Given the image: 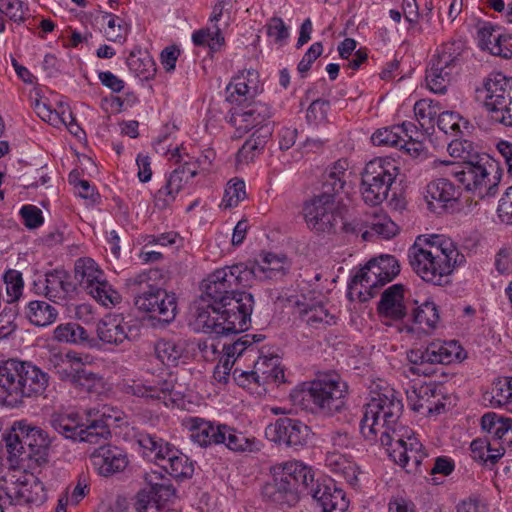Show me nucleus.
I'll return each mask as SVG.
<instances>
[{
    "label": "nucleus",
    "mask_w": 512,
    "mask_h": 512,
    "mask_svg": "<svg viewBox=\"0 0 512 512\" xmlns=\"http://www.w3.org/2000/svg\"><path fill=\"white\" fill-rule=\"evenodd\" d=\"M412 270L425 282L443 285L447 277L465 262L457 244L445 235H419L408 249Z\"/></svg>",
    "instance_id": "nucleus-1"
},
{
    "label": "nucleus",
    "mask_w": 512,
    "mask_h": 512,
    "mask_svg": "<svg viewBox=\"0 0 512 512\" xmlns=\"http://www.w3.org/2000/svg\"><path fill=\"white\" fill-rule=\"evenodd\" d=\"M349 176L346 161H337L324 177L322 193L304 204V218L310 230L329 234L343 221V208L336 195L344 191Z\"/></svg>",
    "instance_id": "nucleus-2"
},
{
    "label": "nucleus",
    "mask_w": 512,
    "mask_h": 512,
    "mask_svg": "<svg viewBox=\"0 0 512 512\" xmlns=\"http://www.w3.org/2000/svg\"><path fill=\"white\" fill-rule=\"evenodd\" d=\"M49 376L29 361H0V405L15 406L23 398L42 395Z\"/></svg>",
    "instance_id": "nucleus-3"
},
{
    "label": "nucleus",
    "mask_w": 512,
    "mask_h": 512,
    "mask_svg": "<svg viewBox=\"0 0 512 512\" xmlns=\"http://www.w3.org/2000/svg\"><path fill=\"white\" fill-rule=\"evenodd\" d=\"M347 396L348 385L337 373L318 375L290 395L295 405L326 416L340 413L346 406Z\"/></svg>",
    "instance_id": "nucleus-4"
},
{
    "label": "nucleus",
    "mask_w": 512,
    "mask_h": 512,
    "mask_svg": "<svg viewBox=\"0 0 512 512\" xmlns=\"http://www.w3.org/2000/svg\"><path fill=\"white\" fill-rule=\"evenodd\" d=\"M157 275V270L143 271L128 278L125 285L139 311L168 324L178 313L177 297L153 282Z\"/></svg>",
    "instance_id": "nucleus-5"
},
{
    "label": "nucleus",
    "mask_w": 512,
    "mask_h": 512,
    "mask_svg": "<svg viewBox=\"0 0 512 512\" xmlns=\"http://www.w3.org/2000/svg\"><path fill=\"white\" fill-rule=\"evenodd\" d=\"M446 175L453 176L466 191L479 199L494 197L503 175L499 163L488 155L475 160L447 162Z\"/></svg>",
    "instance_id": "nucleus-6"
},
{
    "label": "nucleus",
    "mask_w": 512,
    "mask_h": 512,
    "mask_svg": "<svg viewBox=\"0 0 512 512\" xmlns=\"http://www.w3.org/2000/svg\"><path fill=\"white\" fill-rule=\"evenodd\" d=\"M4 440L8 453L19 461H33L37 466L48 462L50 439L42 428L18 421Z\"/></svg>",
    "instance_id": "nucleus-7"
},
{
    "label": "nucleus",
    "mask_w": 512,
    "mask_h": 512,
    "mask_svg": "<svg viewBox=\"0 0 512 512\" xmlns=\"http://www.w3.org/2000/svg\"><path fill=\"white\" fill-rule=\"evenodd\" d=\"M402 411V401L393 389L378 393L364 407L363 417L360 421L361 434L370 442L377 441L380 428L397 424Z\"/></svg>",
    "instance_id": "nucleus-8"
},
{
    "label": "nucleus",
    "mask_w": 512,
    "mask_h": 512,
    "mask_svg": "<svg viewBox=\"0 0 512 512\" xmlns=\"http://www.w3.org/2000/svg\"><path fill=\"white\" fill-rule=\"evenodd\" d=\"M122 391L142 398L147 403L163 404L169 407L182 403L186 388L178 384L175 375L168 373L166 376H152L125 382L122 385Z\"/></svg>",
    "instance_id": "nucleus-9"
},
{
    "label": "nucleus",
    "mask_w": 512,
    "mask_h": 512,
    "mask_svg": "<svg viewBox=\"0 0 512 512\" xmlns=\"http://www.w3.org/2000/svg\"><path fill=\"white\" fill-rule=\"evenodd\" d=\"M104 418H111V416L102 411L99 417L87 418L86 422H83L79 415L75 413H53L50 418V425L67 439L101 444L111 435L109 425Z\"/></svg>",
    "instance_id": "nucleus-10"
},
{
    "label": "nucleus",
    "mask_w": 512,
    "mask_h": 512,
    "mask_svg": "<svg viewBox=\"0 0 512 512\" xmlns=\"http://www.w3.org/2000/svg\"><path fill=\"white\" fill-rule=\"evenodd\" d=\"M249 277L250 272L246 271L245 263L217 269L204 280V293L201 298L218 305L226 303L238 296V288L251 286Z\"/></svg>",
    "instance_id": "nucleus-11"
},
{
    "label": "nucleus",
    "mask_w": 512,
    "mask_h": 512,
    "mask_svg": "<svg viewBox=\"0 0 512 512\" xmlns=\"http://www.w3.org/2000/svg\"><path fill=\"white\" fill-rule=\"evenodd\" d=\"M399 174V168L393 160L375 158L364 168L361 179V194L364 202L370 206L381 204L387 197Z\"/></svg>",
    "instance_id": "nucleus-12"
},
{
    "label": "nucleus",
    "mask_w": 512,
    "mask_h": 512,
    "mask_svg": "<svg viewBox=\"0 0 512 512\" xmlns=\"http://www.w3.org/2000/svg\"><path fill=\"white\" fill-rule=\"evenodd\" d=\"M484 106L490 119L505 127H512V78L502 73L491 74L484 83Z\"/></svg>",
    "instance_id": "nucleus-13"
},
{
    "label": "nucleus",
    "mask_w": 512,
    "mask_h": 512,
    "mask_svg": "<svg viewBox=\"0 0 512 512\" xmlns=\"http://www.w3.org/2000/svg\"><path fill=\"white\" fill-rule=\"evenodd\" d=\"M462 348L457 341L431 342L424 348L412 349L407 358L412 364L411 371L415 374L429 376L434 373L432 365L450 364L462 359Z\"/></svg>",
    "instance_id": "nucleus-14"
},
{
    "label": "nucleus",
    "mask_w": 512,
    "mask_h": 512,
    "mask_svg": "<svg viewBox=\"0 0 512 512\" xmlns=\"http://www.w3.org/2000/svg\"><path fill=\"white\" fill-rule=\"evenodd\" d=\"M254 298L251 293L241 292L228 302L220 304L223 336L238 334L251 326Z\"/></svg>",
    "instance_id": "nucleus-15"
},
{
    "label": "nucleus",
    "mask_w": 512,
    "mask_h": 512,
    "mask_svg": "<svg viewBox=\"0 0 512 512\" xmlns=\"http://www.w3.org/2000/svg\"><path fill=\"white\" fill-rule=\"evenodd\" d=\"M265 435L273 442L298 448L307 444L310 428L299 419L284 417L267 426Z\"/></svg>",
    "instance_id": "nucleus-16"
},
{
    "label": "nucleus",
    "mask_w": 512,
    "mask_h": 512,
    "mask_svg": "<svg viewBox=\"0 0 512 512\" xmlns=\"http://www.w3.org/2000/svg\"><path fill=\"white\" fill-rule=\"evenodd\" d=\"M96 333L103 343L120 345L137 338L139 328L125 321L121 315H106L97 323Z\"/></svg>",
    "instance_id": "nucleus-17"
},
{
    "label": "nucleus",
    "mask_w": 512,
    "mask_h": 512,
    "mask_svg": "<svg viewBox=\"0 0 512 512\" xmlns=\"http://www.w3.org/2000/svg\"><path fill=\"white\" fill-rule=\"evenodd\" d=\"M197 175V170L189 163H185L174 169L166 178L165 184L156 191L154 205L160 210H165L176 200L177 195L189 179Z\"/></svg>",
    "instance_id": "nucleus-18"
},
{
    "label": "nucleus",
    "mask_w": 512,
    "mask_h": 512,
    "mask_svg": "<svg viewBox=\"0 0 512 512\" xmlns=\"http://www.w3.org/2000/svg\"><path fill=\"white\" fill-rule=\"evenodd\" d=\"M478 44L482 50L489 51L493 56L503 59L512 58L511 36L502 32L498 26L483 23L478 29Z\"/></svg>",
    "instance_id": "nucleus-19"
},
{
    "label": "nucleus",
    "mask_w": 512,
    "mask_h": 512,
    "mask_svg": "<svg viewBox=\"0 0 512 512\" xmlns=\"http://www.w3.org/2000/svg\"><path fill=\"white\" fill-rule=\"evenodd\" d=\"M41 292L50 301L60 303L72 299L76 295L77 287L67 271L55 269L45 274Z\"/></svg>",
    "instance_id": "nucleus-20"
},
{
    "label": "nucleus",
    "mask_w": 512,
    "mask_h": 512,
    "mask_svg": "<svg viewBox=\"0 0 512 512\" xmlns=\"http://www.w3.org/2000/svg\"><path fill=\"white\" fill-rule=\"evenodd\" d=\"M91 463L102 476H110L123 471L128 465V457L117 446H100L90 456Z\"/></svg>",
    "instance_id": "nucleus-21"
},
{
    "label": "nucleus",
    "mask_w": 512,
    "mask_h": 512,
    "mask_svg": "<svg viewBox=\"0 0 512 512\" xmlns=\"http://www.w3.org/2000/svg\"><path fill=\"white\" fill-rule=\"evenodd\" d=\"M276 475L289 481L291 488L299 495L309 493L314 485V474L312 469L300 461H287L276 466Z\"/></svg>",
    "instance_id": "nucleus-22"
},
{
    "label": "nucleus",
    "mask_w": 512,
    "mask_h": 512,
    "mask_svg": "<svg viewBox=\"0 0 512 512\" xmlns=\"http://www.w3.org/2000/svg\"><path fill=\"white\" fill-rule=\"evenodd\" d=\"M192 325L197 332L223 336L224 323H222L220 305L207 301L205 298H201L196 308Z\"/></svg>",
    "instance_id": "nucleus-23"
},
{
    "label": "nucleus",
    "mask_w": 512,
    "mask_h": 512,
    "mask_svg": "<svg viewBox=\"0 0 512 512\" xmlns=\"http://www.w3.org/2000/svg\"><path fill=\"white\" fill-rule=\"evenodd\" d=\"M460 195L459 188L447 178H437L426 186L425 200L431 211L447 207L448 203L457 201Z\"/></svg>",
    "instance_id": "nucleus-24"
},
{
    "label": "nucleus",
    "mask_w": 512,
    "mask_h": 512,
    "mask_svg": "<svg viewBox=\"0 0 512 512\" xmlns=\"http://www.w3.org/2000/svg\"><path fill=\"white\" fill-rule=\"evenodd\" d=\"M186 423L190 431L191 441L200 447H208L225 442V434H223L222 430L224 424L215 425L199 417H190Z\"/></svg>",
    "instance_id": "nucleus-25"
},
{
    "label": "nucleus",
    "mask_w": 512,
    "mask_h": 512,
    "mask_svg": "<svg viewBox=\"0 0 512 512\" xmlns=\"http://www.w3.org/2000/svg\"><path fill=\"white\" fill-rule=\"evenodd\" d=\"M297 306L301 321L312 328H324L336 323L335 315L320 300L304 299L298 301Z\"/></svg>",
    "instance_id": "nucleus-26"
},
{
    "label": "nucleus",
    "mask_w": 512,
    "mask_h": 512,
    "mask_svg": "<svg viewBox=\"0 0 512 512\" xmlns=\"http://www.w3.org/2000/svg\"><path fill=\"white\" fill-rule=\"evenodd\" d=\"M442 386L435 382L423 383L418 387H414L411 392H408V400L414 411L426 409L428 413H440L444 408V403L439 399L435 401L438 396L442 395Z\"/></svg>",
    "instance_id": "nucleus-27"
},
{
    "label": "nucleus",
    "mask_w": 512,
    "mask_h": 512,
    "mask_svg": "<svg viewBox=\"0 0 512 512\" xmlns=\"http://www.w3.org/2000/svg\"><path fill=\"white\" fill-rule=\"evenodd\" d=\"M321 507L322 512H345L348 508V500L342 489L333 483L312 485L309 493Z\"/></svg>",
    "instance_id": "nucleus-28"
},
{
    "label": "nucleus",
    "mask_w": 512,
    "mask_h": 512,
    "mask_svg": "<svg viewBox=\"0 0 512 512\" xmlns=\"http://www.w3.org/2000/svg\"><path fill=\"white\" fill-rule=\"evenodd\" d=\"M286 258L274 253H266L261 262L245 263L246 271L250 272L249 282L252 286L253 281L276 279L284 275Z\"/></svg>",
    "instance_id": "nucleus-29"
},
{
    "label": "nucleus",
    "mask_w": 512,
    "mask_h": 512,
    "mask_svg": "<svg viewBox=\"0 0 512 512\" xmlns=\"http://www.w3.org/2000/svg\"><path fill=\"white\" fill-rule=\"evenodd\" d=\"M280 362L278 355L258 357L254 363V373H252V375H256L257 386L278 385L286 382L284 369Z\"/></svg>",
    "instance_id": "nucleus-30"
},
{
    "label": "nucleus",
    "mask_w": 512,
    "mask_h": 512,
    "mask_svg": "<svg viewBox=\"0 0 512 512\" xmlns=\"http://www.w3.org/2000/svg\"><path fill=\"white\" fill-rule=\"evenodd\" d=\"M262 496L268 502L288 507L295 505L300 498V495L291 488L289 481L276 475V469H274L273 480L262 487Z\"/></svg>",
    "instance_id": "nucleus-31"
},
{
    "label": "nucleus",
    "mask_w": 512,
    "mask_h": 512,
    "mask_svg": "<svg viewBox=\"0 0 512 512\" xmlns=\"http://www.w3.org/2000/svg\"><path fill=\"white\" fill-rule=\"evenodd\" d=\"M404 301V286L394 284L387 288L381 295L377 306L379 315L392 320L402 319L406 314Z\"/></svg>",
    "instance_id": "nucleus-32"
},
{
    "label": "nucleus",
    "mask_w": 512,
    "mask_h": 512,
    "mask_svg": "<svg viewBox=\"0 0 512 512\" xmlns=\"http://www.w3.org/2000/svg\"><path fill=\"white\" fill-rule=\"evenodd\" d=\"M8 496L16 504H41L45 501L44 485L37 478H24L9 488Z\"/></svg>",
    "instance_id": "nucleus-33"
},
{
    "label": "nucleus",
    "mask_w": 512,
    "mask_h": 512,
    "mask_svg": "<svg viewBox=\"0 0 512 512\" xmlns=\"http://www.w3.org/2000/svg\"><path fill=\"white\" fill-rule=\"evenodd\" d=\"M416 437L408 438L407 443L399 449H390V457L408 473L417 472L426 454Z\"/></svg>",
    "instance_id": "nucleus-34"
},
{
    "label": "nucleus",
    "mask_w": 512,
    "mask_h": 512,
    "mask_svg": "<svg viewBox=\"0 0 512 512\" xmlns=\"http://www.w3.org/2000/svg\"><path fill=\"white\" fill-rule=\"evenodd\" d=\"M325 465L351 486H357L359 467L346 452L327 451Z\"/></svg>",
    "instance_id": "nucleus-35"
},
{
    "label": "nucleus",
    "mask_w": 512,
    "mask_h": 512,
    "mask_svg": "<svg viewBox=\"0 0 512 512\" xmlns=\"http://www.w3.org/2000/svg\"><path fill=\"white\" fill-rule=\"evenodd\" d=\"M187 346L182 338H161L155 344V355L164 365L175 367L187 357Z\"/></svg>",
    "instance_id": "nucleus-36"
},
{
    "label": "nucleus",
    "mask_w": 512,
    "mask_h": 512,
    "mask_svg": "<svg viewBox=\"0 0 512 512\" xmlns=\"http://www.w3.org/2000/svg\"><path fill=\"white\" fill-rule=\"evenodd\" d=\"M464 49L465 45L461 40H452L443 43L437 48L430 64L458 73Z\"/></svg>",
    "instance_id": "nucleus-37"
},
{
    "label": "nucleus",
    "mask_w": 512,
    "mask_h": 512,
    "mask_svg": "<svg viewBox=\"0 0 512 512\" xmlns=\"http://www.w3.org/2000/svg\"><path fill=\"white\" fill-rule=\"evenodd\" d=\"M174 495L175 489L168 479L167 481H163L161 485H158L150 494L139 493L136 502V510L137 512H142L139 509V504L141 503L145 507L152 506L157 508L158 512H177L173 509H167L164 506V503L169 501Z\"/></svg>",
    "instance_id": "nucleus-38"
},
{
    "label": "nucleus",
    "mask_w": 512,
    "mask_h": 512,
    "mask_svg": "<svg viewBox=\"0 0 512 512\" xmlns=\"http://www.w3.org/2000/svg\"><path fill=\"white\" fill-rule=\"evenodd\" d=\"M272 135V127L263 125L257 128L249 139L245 141L237 153L238 163H248L264 148L269 137Z\"/></svg>",
    "instance_id": "nucleus-39"
},
{
    "label": "nucleus",
    "mask_w": 512,
    "mask_h": 512,
    "mask_svg": "<svg viewBox=\"0 0 512 512\" xmlns=\"http://www.w3.org/2000/svg\"><path fill=\"white\" fill-rule=\"evenodd\" d=\"M53 338L74 345L92 346L93 343L87 330L77 322L59 324L53 331Z\"/></svg>",
    "instance_id": "nucleus-40"
},
{
    "label": "nucleus",
    "mask_w": 512,
    "mask_h": 512,
    "mask_svg": "<svg viewBox=\"0 0 512 512\" xmlns=\"http://www.w3.org/2000/svg\"><path fill=\"white\" fill-rule=\"evenodd\" d=\"M380 429L378 438L389 455L390 449H399L407 443L408 438L414 437L407 427L399 424V421L397 424L386 425Z\"/></svg>",
    "instance_id": "nucleus-41"
},
{
    "label": "nucleus",
    "mask_w": 512,
    "mask_h": 512,
    "mask_svg": "<svg viewBox=\"0 0 512 512\" xmlns=\"http://www.w3.org/2000/svg\"><path fill=\"white\" fill-rule=\"evenodd\" d=\"M472 458L486 465H494L504 455V448L486 439H475L470 445Z\"/></svg>",
    "instance_id": "nucleus-42"
},
{
    "label": "nucleus",
    "mask_w": 512,
    "mask_h": 512,
    "mask_svg": "<svg viewBox=\"0 0 512 512\" xmlns=\"http://www.w3.org/2000/svg\"><path fill=\"white\" fill-rule=\"evenodd\" d=\"M74 272L76 280L85 291L92 285H95L105 275L91 258L78 259L75 262Z\"/></svg>",
    "instance_id": "nucleus-43"
},
{
    "label": "nucleus",
    "mask_w": 512,
    "mask_h": 512,
    "mask_svg": "<svg viewBox=\"0 0 512 512\" xmlns=\"http://www.w3.org/2000/svg\"><path fill=\"white\" fill-rule=\"evenodd\" d=\"M26 317L35 326L45 327L57 319V310L45 301H31L26 307Z\"/></svg>",
    "instance_id": "nucleus-44"
},
{
    "label": "nucleus",
    "mask_w": 512,
    "mask_h": 512,
    "mask_svg": "<svg viewBox=\"0 0 512 512\" xmlns=\"http://www.w3.org/2000/svg\"><path fill=\"white\" fill-rule=\"evenodd\" d=\"M225 434V444L228 449L234 452H255L260 450V443L254 437H247L244 433L237 431L227 425L222 427Z\"/></svg>",
    "instance_id": "nucleus-45"
},
{
    "label": "nucleus",
    "mask_w": 512,
    "mask_h": 512,
    "mask_svg": "<svg viewBox=\"0 0 512 512\" xmlns=\"http://www.w3.org/2000/svg\"><path fill=\"white\" fill-rule=\"evenodd\" d=\"M129 70L141 80H149L154 77L156 68L152 57L146 52L132 51L127 58Z\"/></svg>",
    "instance_id": "nucleus-46"
},
{
    "label": "nucleus",
    "mask_w": 512,
    "mask_h": 512,
    "mask_svg": "<svg viewBox=\"0 0 512 512\" xmlns=\"http://www.w3.org/2000/svg\"><path fill=\"white\" fill-rule=\"evenodd\" d=\"M439 321L438 309L434 302L425 301L413 311V324L425 333L432 331Z\"/></svg>",
    "instance_id": "nucleus-47"
},
{
    "label": "nucleus",
    "mask_w": 512,
    "mask_h": 512,
    "mask_svg": "<svg viewBox=\"0 0 512 512\" xmlns=\"http://www.w3.org/2000/svg\"><path fill=\"white\" fill-rule=\"evenodd\" d=\"M454 74L457 73L440 66L429 64L425 77L427 87L433 93L444 94L447 91Z\"/></svg>",
    "instance_id": "nucleus-48"
},
{
    "label": "nucleus",
    "mask_w": 512,
    "mask_h": 512,
    "mask_svg": "<svg viewBox=\"0 0 512 512\" xmlns=\"http://www.w3.org/2000/svg\"><path fill=\"white\" fill-rule=\"evenodd\" d=\"M510 420V418H505L490 412L482 416L481 427L491 436L489 441L496 443V446H498L502 444L506 436V428H508V422H510Z\"/></svg>",
    "instance_id": "nucleus-49"
},
{
    "label": "nucleus",
    "mask_w": 512,
    "mask_h": 512,
    "mask_svg": "<svg viewBox=\"0 0 512 512\" xmlns=\"http://www.w3.org/2000/svg\"><path fill=\"white\" fill-rule=\"evenodd\" d=\"M371 140L375 146L399 148L411 145V142L403 137V128L399 126L379 129L372 135Z\"/></svg>",
    "instance_id": "nucleus-50"
},
{
    "label": "nucleus",
    "mask_w": 512,
    "mask_h": 512,
    "mask_svg": "<svg viewBox=\"0 0 512 512\" xmlns=\"http://www.w3.org/2000/svg\"><path fill=\"white\" fill-rule=\"evenodd\" d=\"M86 292L105 307L115 306L121 302L120 293L106 280L105 275Z\"/></svg>",
    "instance_id": "nucleus-51"
},
{
    "label": "nucleus",
    "mask_w": 512,
    "mask_h": 512,
    "mask_svg": "<svg viewBox=\"0 0 512 512\" xmlns=\"http://www.w3.org/2000/svg\"><path fill=\"white\" fill-rule=\"evenodd\" d=\"M86 292L105 307L115 306L121 302L120 293L106 280L105 275Z\"/></svg>",
    "instance_id": "nucleus-52"
},
{
    "label": "nucleus",
    "mask_w": 512,
    "mask_h": 512,
    "mask_svg": "<svg viewBox=\"0 0 512 512\" xmlns=\"http://www.w3.org/2000/svg\"><path fill=\"white\" fill-rule=\"evenodd\" d=\"M251 89L244 85L237 74L231 79L226 87V101L240 107L252 101L258 94H250Z\"/></svg>",
    "instance_id": "nucleus-53"
},
{
    "label": "nucleus",
    "mask_w": 512,
    "mask_h": 512,
    "mask_svg": "<svg viewBox=\"0 0 512 512\" xmlns=\"http://www.w3.org/2000/svg\"><path fill=\"white\" fill-rule=\"evenodd\" d=\"M262 339V335L245 334L235 341L224 342L221 351L225 352L227 357H233L236 360L244 352H253L254 343L260 342Z\"/></svg>",
    "instance_id": "nucleus-54"
},
{
    "label": "nucleus",
    "mask_w": 512,
    "mask_h": 512,
    "mask_svg": "<svg viewBox=\"0 0 512 512\" xmlns=\"http://www.w3.org/2000/svg\"><path fill=\"white\" fill-rule=\"evenodd\" d=\"M71 385L89 393H98L104 381L102 376L81 365Z\"/></svg>",
    "instance_id": "nucleus-55"
},
{
    "label": "nucleus",
    "mask_w": 512,
    "mask_h": 512,
    "mask_svg": "<svg viewBox=\"0 0 512 512\" xmlns=\"http://www.w3.org/2000/svg\"><path fill=\"white\" fill-rule=\"evenodd\" d=\"M137 443L142 448L144 457L156 462L168 442L153 434L140 433L137 436Z\"/></svg>",
    "instance_id": "nucleus-56"
},
{
    "label": "nucleus",
    "mask_w": 512,
    "mask_h": 512,
    "mask_svg": "<svg viewBox=\"0 0 512 512\" xmlns=\"http://www.w3.org/2000/svg\"><path fill=\"white\" fill-rule=\"evenodd\" d=\"M397 229V225L391 219L380 217L370 224L369 229L362 232V238L366 241L374 236L390 239L396 235Z\"/></svg>",
    "instance_id": "nucleus-57"
},
{
    "label": "nucleus",
    "mask_w": 512,
    "mask_h": 512,
    "mask_svg": "<svg viewBox=\"0 0 512 512\" xmlns=\"http://www.w3.org/2000/svg\"><path fill=\"white\" fill-rule=\"evenodd\" d=\"M491 394L493 403L507 406L510 410V407H512V377L495 380L492 384Z\"/></svg>",
    "instance_id": "nucleus-58"
},
{
    "label": "nucleus",
    "mask_w": 512,
    "mask_h": 512,
    "mask_svg": "<svg viewBox=\"0 0 512 512\" xmlns=\"http://www.w3.org/2000/svg\"><path fill=\"white\" fill-rule=\"evenodd\" d=\"M245 198V182L243 180L234 178L227 183L221 206L225 209L236 207Z\"/></svg>",
    "instance_id": "nucleus-59"
},
{
    "label": "nucleus",
    "mask_w": 512,
    "mask_h": 512,
    "mask_svg": "<svg viewBox=\"0 0 512 512\" xmlns=\"http://www.w3.org/2000/svg\"><path fill=\"white\" fill-rule=\"evenodd\" d=\"M229 123L234 126L236 130L241 134L258 127L251 115L247 103L241 105L240 107L236 106L232 109L231 115L229 117Z\"/></svg>",
    "instance_id": "nucleus-60"
},
{
    "label": "nucleus",
    "mask_w": 512,
    "mask_h": 512,
    "mask_svg": "<svg viewBox=\"0 0 512 512\" xmlns=\"http://www.w3.org/2000/svg\"><path fill=\"white\" fill-rule=\"evenodd\" d=\"M438 102L429 99L418 100L414 105V113L421 126L431 124L439 115Z\"/></svg>",
    "instance_id": "nucleus-61"
},
{
    "label": "nucleus",
    "mask_w": 512,
    "mask_h": 512,
    "mask_svg": "<svg viewBox=\"0 0 512 512\" xmlns=\"http://www.w3.org/2000/svg\"><path fill=\"white\" fill-rule=\"evenodd\" d=\"M352 283L354 285L360 284L373 297L375 295L374 289L386 284L367 264L353 277Z\"/></svg>",
    "instance_id": "nucleus-62"
},
{
    "label": "nucleus",
    "mask_w": 512,
    "mask_h": 512,
    "mask_svg": "<svg viewBox=\"0 0 512 512\" xmlns=\"http://www.w3.org/2000/svg\"><path fill=\"white\" fill-rule=\"evenodd\" d=\"M164 471L175 479H189L194 473V465L185 454L174 459L169 466H164Z\"/></svg>",
    "instance_id": "nucleus-63"
},
{
    "label": "nucleus",
    "mask_w": 512,
    "mask_h": 512,
    "mask_svg": "<svg viewBox=\"0 0 512 512\" xmlns=\"http://www.w3.org/2000/svg\"><path fill=\"white\" fill-rule=\"evenodd\" d=\"M102 19L107 23L108 30L106 31V37L109 41L117 42L125 39L128 28L123 20L108 12L102 15Z\"/></svg>",
    "instance_id": "nucleus-64"
}]
</instances>
